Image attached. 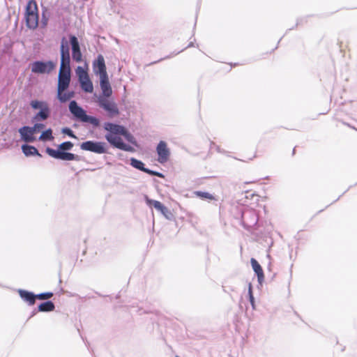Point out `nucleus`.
<instances>
[{
	"label": "nucleus",
	"instance_id": "obj_7",
	"mask_svg": "<svg viewBox=\"0 0 357 357\" xmlns=\"http://www.w3.org/2000/svg\"><path fill=\"white\" fill-rule=\"evenodd\" d=\"M98 103L101 107L109 113V116H116L119 114V109L114 102H111L105 98L100 97Z\"/></svg>",
	"mask_w": 357,
	"mask_h": 357
},
{
	"label": "nucleus",
	"instance_id": "obj_20",
	"mask_svg": "<svg viewBox=\"0 0 357 357\" xmlns=\"http://www.w3.org/2000/svg\"><path fill=\"white\" fill-rule=\"evenodd\" d=\"M49 114H50L49 107L45 108L42 110H40V112L36 114V116H34V119L36 121L45 120L49 116Z\"/></svg>",
	"mask_w": 357,
	"mask_h": 357
},
{
	"label": "nucleus",
	"instance_id": "obj_12",
	"mask_svg": "<svg viewBox=\"0 0 357 357\" xmlns=\"http://www.w3.org/2000/svg\"><path fill=\"white\" fill-rule=\"evenodd\" d=\"M69 109L70 112L78 119L80 121H83V119L85 118L86 114L85 111L79 107L77 103L73 100L69 104Z\"/></svg>",
	"mask_w": 357,
	"mask_h": 357
},
{
	"label": "nucleus",
	"instance_id": "obj_8",
	"mask_svg": "<svg viewBox=\"0 0 357 357\" xmlns=\"http://www.w3.org/2000/svg\"><path fill=\"white\" fill-rule=\"evenodd\" d=\"M46 151L51 157L56 159L62 160H74L77 159V156L73 153L61 151L60 150L47 148Z\"/></svg>",
	"mask_w": 357,
	"mask_h": 357
},
{
	"label": "nucleus",
	"instance_id": "obj_2",
	"mask_svg": "<svg viewBox=\"0 0 357 357\" xmlns=\"http://www.w3.org/2000/svg\"><path fill=\"white\" fill-rule=\"evenodd\" d=\"M70 57L67 40L63 38L61 45V65L57 91H65L70 82Z\"/></svg>",
	"mask_w": 357,
	"mask_h": 357
},
{
	"label": "nucleus",
	"instance_id": "obj_3",
	"mask_svg": "<svg viewBox=\"0 0 357 357\" xmlns=\"http://www.w3.org/2000/svg\"><path fill=\"white\" fill-rule=\"evenodd\" d=\"M26 25L30 29H36L38 24V11L36 2L31 0L28 2L25 10Z\"/></svg>",
	"mask_w": 357,
	"mask_h": 357
},
{
	"label": "nucleus",
	"instance_id": "obj_29",
	"mask_svg": "<svg viewBox=\"0 0 357 357\" xmlns=\"http://www.w3.org/2000/svg\"><path fill=\"white\" fill-rule=\"evenodd\" d=\"M53 296L52 293L47 292V293H43L40 294L37 296H36V298L41 299V300H45L51 298Z\"/></svg>",
	"mask_w": 357,
	"mask_h": 357
},
{
	"label": "nucleus",
	"instance_id": "obj_22",
	"mask_svg": "<svg viewBox=\"0 0 357 357\" xmlns=\"http://www.w3.org/2000/svg\"><path fill=\"white\" fill-rule=\"evenodd\" d=\"M74 93L73 92H65V91H58V98L61 102H66L70 100Z\"/></svg>",
	"mask_w": 357,
	"mask_h": 357
},
{
	"label": "nucleus",
	"instance_id": "obj_32",
	"mask_svg": "<svg viewBox=\"0 0 357 357\" xmlns=\"http://www.w3.org/2000/svg\"><path fill=\"white\" fill-rule=\"evenodd\" d=\"M176 357H178V356H176Z\"/></svg>",
	"mask_w": 357,
	"mask_h": 357
},
{
	"label": "nucleus",
	"instance_id": "obj_26",
	"mask_svg": "<svg viewBox=\"0 0 357 357\" xmlns=\"http://www.w3.org/2000/svg\"><path fill=\"white\" fill-rule=\"evenodd\" d=\"M73 146V144L70 142H63L62 144H61L59 146V149L58 150H60L61 151H69L70 150Z\"/></svg>",
	"mask_w": 357,
	"mask_h": 357
},
{
	"label": "nucleus",
	"instance_id": "obj_28",
	"mask_svg": "<svg viewBox=\"0 0 357 357\" xmlns=\"http://www.w3.org/2000/svg\"><path fill=\"white\" fill-rule=\"evenodd\" d=\"M248 295H249L250 303L252 306V308L254 309L255 308V300H254V296L252 294V284L250 283L248 285Z\"/></svg>",
	"mask_w": 357,
	"mask_h": 357
},
{
	"label": "nucleus",
	"instance_id": "obj_1",
	"mask_svg": "<svg viewBox=\"0 0 357 357\" xmlns=\"http://www.w3.org/2000/svg\"><path fill=\"white\" fill-rule=\"evenodd\" d=\"M104 129L107 132L105 139L112 146L126 151L133 152L134 149L122 141L121 136L132 144H135L133 136L122 126L112 123H105Z\"/></svg>",
	"mask_w": 357,
	"mask_h": 357
},
{
	"label": "nucleus",
	"instance_id": "obj_4",
	"mask_svg": "<svg viewBox=\"0 0 357 357\" xmlns=\"http://www.w3.org/2000/svg\"><path fill=\"white\" fill-rule=\"evenodd\" d=\"M87 70L88 65L87 63H85V67L78 66L75 70V73L78 77L82 89L85 92L92 93L93 91V86L92 82L89 79Z\"/></svg>",
	"mask_w": 357,
	"mask_h": 357
},
{
	"label": "nucleus",
	"instance_id": "obj_25",
	"mask_svg": "<svg viewBox=\"0 0 357 357\" xmlns=\"http://www.w3.org/2000/svg\"><path fill=\"white\" fill-rule=\"evenodd\" d=\"M82 122L90 123L94 126H98L100 124L99 120L93 116L86 115L85 118L83 119Z\"/></svg>",
	"mask_w": 357,
	"mask_h": 357
},
{
	"label": "nucleus",
	"instance_id": "obj_13",
	"mask_svg": "<svg viewBox=\"0 0 357 357\" xmlns=\"http://www.w3.org/2000/svg\"><path fill=\"white\" fill-rule=\"evenodd\" d=\"M21 138L26 142H33L35 140L34 132L31 127L24 126L19 129Z\"/></svg>",
	"mask_w": 357,
	"mask_h": 357
},
{
	"label": "nucleus",
	"instance_id": "obj_19",
	"mask_svg": "<svg viewBox=\"0 0 357 357\" xmlns=\"http://www.w3.org/2000/svg\"><path fill=\"white\" fill-rule=\"evenodd\" d=\"M22 151L24 153V155L26 156H30V155H40V154L38 152V150L32 146L22 145Z\"/></svg>",
	"mask_w": 357,
	"mask_h": 357
},
{
	"label": "nucleus",
	"instance_id": "obj_15",
	"mask_svg": "<svg viewBox=\"0 0 357 357\" xmlns=\"http://www.w3.org/2000/svg\"><path fill=\"white\" fill-rule=\"evenodd\" d=\"M145 200L146 204L149 206H151V204L154 203V208L159 211L164 216L167 218V214L169 213V211L162 204H161L159 201L153 200L149 199L148 197H145Z\"/></svg>",
	"mask_w": 357,
	"mask_h": 357
},
{
	"label": "nucleus",
	"instance_id": "obj_5",
	"mask_svg": "<svg viewBox=\"0 0 357 357\" xmlns=\"http://www.w3.org/2000/svg\"><path fill=\"white\" fill-rule=\"evenodd\" d=\"M81 149L102 154L107 152L106 144L102 142L86 141L81 144Z\"/></svg>",
	"mask_w": 357,
	"mask_h": 357
},
{
	"label": "nucleus",
	"instance_id": "obj_16",
	"mask_svg": "<svg viewBox=\"0 0 357 357\" xmlns=\"http://www.w3.org/2000/svg\"><path fill=\"white\" fill-rule=\"evenodd\" d=\"M250 262L253 271L257 275L258 282L260 284H261L264 280V275L262 268L260 266V264L257 262V261L254 258L251 259Z\"/></svg>",
	"mask_w": 357,
	"mask_h": 357
},
{
	"label": "nucleus",
	"instance_id": "obj_9",
	"mask_svg": "<svg viewBox=\"0 0 357 357\" xmlns=\"http://www.w3.org/2000/svg\"><path fill=\"white\" fill-rule=\"evenodd\" d=\"M93 72L100 75V78L107 77L104 57L98 55L93 64Z\"/></svg>",
	"mask_w": 357,
	"mask_h": 357
},
{
	"label": "nucleus",
	"instance_id": "obj_11",
	"mask_svg": "<svg viewBox=\"0 0 357 357\" xmlns=\"http://www.w3.org/2000/svg\"><path fill=\"white\" fill-rule=\"evenodd\" d=\"M157 153L158 155V161L160 163H165L168 160L169 156V150L167 144L161 141L157 146Z\"/></svg>",
	"mask_w": 357,
	"mask_h": 357
},
{
	"label": "nucleus",
	"instance_id": "obj_24",
	"mask_svg": "<svg viewBox=\"0 0 357 357\" xmlns=\"http://www.w3.org/2000/svg\"><path fill=\"white\" fill-rule=\"evenodd\" d=\"M52 139H53L52 131L51 129H48V130L43 132L39 137V139L41 141H48V140H52Z\"/></svg>",
	"mask_w": 357,
	"mask_h": 357
},
{
	"label": "nucleus",
	"instance_id": "obj_17",
	"mask_svg": "<svg viewBox=\"0 0 357 357\" xmlns=\"http://www.w3.org/2000/svg\"><path fill=\"white\" fill-rule=\"evenodd\" d=\"M100 86L105 97H109L112 93V87L109 82L108 76L100 78Z\"/></svg>",
	"mask_w": 357,
	"mask_h": 357
},
{
	"label": "nucleus",
	"instance_id": "obj_18",
	"mask_svg": "<svg viewBox=\"0 0 357 357\" xmlns=\"http://www.w3.org/2000/svg\"><path fill=\"white\" fill-rule=\"evenodd\" d=\"M19 293L21 298L28 302L30 305L34 304L35 298L36 297L32 293L24 290H20Z\"/></svg>",
	"mask_w": 357,
	"mask_h": 357
},
{
	"label": "nucleus",
	"instance_id": "obj_6",
	"mask_svg": "<svg viewBox=\"0 0 357 357\" xmlns=\"http://www.w3.org/2000/svg\"><path fill=\"white\" fill-rule=\"evenodd\" d=\"M56 66V64L51 61H35L31 64V71L37 74L50 73Z\"/></svg>",
	"mask_w": 357,
	"mask_h": 357
},
{
	"label": "nucleus",
	"instance_id": "obj_14",
	"mask_svg": "<svg viewBox=\"0 0 357 357\" xmlns=\"http://www.w3.org/2000/svg\"><path fill=\"white\" fill-rule=\"evenodd\" d=\"M130 165L133 167H135V168H136L137 169H139L141 171H143V172H144L146 173H148V174H149L151 175H155V176H158L160 177L162 176V175L161 174H160V173H158V172H153L152 170H150L149 169L145 168L144 167V163L142 161L138 160H137V159H135L134 158H132L130 159Z\"/></svg>",
	"mask_w": 357,
	"mask_h": 357
},
{
	"label": "nucleus",
	"instance_id": "obj_21",
	"mask_svg": "<svg viewBox=\"0 0 357 357\" xmlns=\"http://www.w3.org/2000/svg\"><path fill=\"white\" fill-rule=\"evenodd\" d=\"M54 305L51 301L43 303L38 306V310L40 312H50L54 310Z\"/></svg>",
	"mask_w": 357,
	"mask_h": 357
},
{
	"label": "nucleus",
	"instance_id": "obj_31",
	"mask_svg": "<svg viewBox=\"0 0 357 357\" xmlns=\"http://www.w3.org/2000/svg\"><path fill=\"white\" fill-rule=\"evenodd\" d=\"M44 128V125L42 123H36L33 127H31V130L33 131L34 133H36L38 131H39L40 129Z\"/></svg>",
	"mask_w": 357,
	"mask_h": 357
},
{
	"label": "nucleus",
	"instance_id": "obj_23",
	"mask_svg": "<svg viewBox=\"0 0 357 357\" xmlns=\"http://www.w3.org/2000/svg\"><path fill=\"white\" fill-rule=\"evenodd\" d=\"M31 106L35 109H39L40 110L49 107L47 102L38 100H32L31 102Z\"/></svg>",
	"mask_w": 357,
	"mask_h": 357
},
{
	"label": "nucleus",
	"instance_id": "obj_27",
	"mask_svg": "<svg viewBox=\"0 0 357 357\" xmlns=\"http://www.w3.org/2000/svg\"><path fill=\"white\" fill-rule=\"evenodd\" d=\"M195 194L198 197L204 198V199H213V196L211 194L208 193V192L197 191V192H195Z\"/></svg>",
	"mask_w": 357,
	"mask_h": 357
},
{
	"label": "nucleus",
	"instance_id": "obj_30",
	"mask_svg": "<svg viewBox=\"0 0 357 357\" xmlns=\"http://www.w3.org/2000/svg\"><path fill=\"white\" fill-rule=\"evenodd\" d=\"M62 132L68 135V136L76 138V136L73 134V131L68 128H64L62 129Z\"/></svg>",
	"mask_w": 357,
	"mask_h": 357
},
{
	"label": "nucleus",
	"instance_id": "obj_10",
	"mask_svg": "<svg viewBox=\"0 0 357 357\" xmlns=\"http://www.w3.org/2000/svg\"><path fill=\"white\" fill-rule=\"evenodd\" d=\"M70 42L72 47L73 59L76 62L82 61V54L77 38L75 36H70Z\"/></svg>",
	"mask_w": 357,
	"mask_h": 357
}]
</instances>
